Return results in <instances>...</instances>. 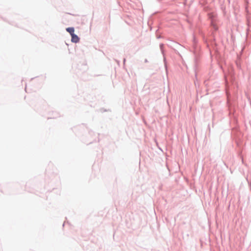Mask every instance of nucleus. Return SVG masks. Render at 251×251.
<instances>
[{
  "label": "nucleus",
  "instance_id": "f257e3e1",
  "mask_svg": "<svg viewBox=\"0 0 251 251\" xmlns=\"http://www.w3.org/2000/svg\"><path fill=\"white\" fill-rule=\"evenodd\" d=\"M71 41L73 43H78L79 41V38L75 34L72 35Z\"/></svg>",
  "mask_w": 251,
  "mask_h": 251
},
{
  "label": "nucleus",
  "instance_id": "f03ea898",
  "mask_svg": "<svg viewBox=\"0 0 251 251\" xmlns=\"http://www.w3.org/2000/svg\"><path fill=\"white\" fill-rule=\"evenodd\" d=\"M66 30L71 34V36H72V35L75 34V29L74 27H68L66 28Z\"/></svg>",
  "mask_w": 251,
  "mask_h": 251
}]
</instances>
